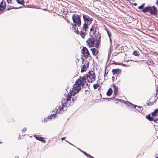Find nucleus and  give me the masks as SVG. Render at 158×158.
Segmentation results:
<instances>
[{
  "label": "nucleus",
  "mask_w": 158,
  "mask_h": 158,
  "mask_svg": "<svg viewBox=\"0 0 158 158\" xmlns=\"http://www.w3.org/2000/svg\"><path fill=\"white\" fill-rule=\"evenodd\" d=\"M156 158H158L157 157H156Z\"/></svg>",
  "instance_id": "obj_47"
},
{
  "label": "nucleus",
  "mask_w": 158,
  "mask_h": 158,
  "mask_svg": "<svg viewBox=\"0 0 158 158\" xmlns=\"http://www.w3.org/2000/svg\"><path fill=\"white\" fill-rule=\"evenodd\" d=\"M6 1L8 3H12V0H6Z\"/></svg>",
  "instance_id": "obj_31"
},
{
  "label": "nucleus",
  "mask_w": 158,
  "mask_h": 158,
  "mask_svg": "<svg viewBox=\"0 0 158 158\" xmlns=\"http://www.w3.org/2000/svg\"><path fill=\"white\" fill-rule=\"evenodd\" d=\"M67 22H68V23H69V20H68V21H67Z\"/></svg>",
  "instance_id": "obj_46"
},
{
  "label": "nucleus",
  "mask_w": 158,
  "mask_h": 158,
  "mask_svg": "<svg viewBox=\"0 0 158 158\" xmlns=\"http://www.w3.org/2000/svg\"><path fill=\"white\" fill-rule=\"evenodd\" d=\"M26 131V128H23L22 130V132H24Z\"/></svg>",
  "instance_id": "obj_30"
},
{
  "label": "nucleus",
  "mask_w": 158,
  "mask_h": 158,
  "mask_svg": "<svg viewBox=\"0 0 158 158\" xmlns=\"http://www.w3.org/2000/svg\"><path fill=\"white\" fill-rule=\"evenodd\" d=\"M15 158H19V157L18 156H16Z\"/></svg>",
  "instance_id": "obj_44"
},
{
  "label": "nucleus",
  "mask_w": 158,
  "mask_h": 158,
  "mask_svg": "<svg viewBox=\"0 0 158 158\" xmlns=\"http://www.w3.org/2000/svg\"><path fill=\"white\" fill-rule=\"evenodd\" d=\"M100 37L99 38H97L96 39V41H97L96 44H95L96 47L97 48H99V44L100 43Z\"/></svg>",
  "instance_id": "obj_20"
},
{
  "label": "nucleus",
  "mask_w": 158,
  "mask_h": 158,
  "mask_svg": "<svg viewBox=\"0 0 158 158\" xmlns=\"http://www.w3.org/2000/svg\"><path fill=\"white\" fill-rule=\"evenodd\" d=\"M150 13L152 15H156L158 13L157 9L154 6H150Z\"/></svg>",
  "instance_id": "obj_9"
},
{
  "label": "nucleus",
  "mask_w": 158,
  "mask_h": 158,
  "mask_svg": "<svg viewBox=\"0 0 158 158\" xmlns=\"http://www.w3.org/2000/svg\"><path fill=\"white\" fill-rule=\"evenodd\" d=\"M118 101H122V100H121V99H118Z\"/></svg>",
  "instance_id": "obj_43"
},
{
  "label": "nucleus",
  "mask_w": 158,
  "mask_h": 158,
  "mask_svg": "<svg viewBox=\"0 0 158 158\" xmlns=\"http://www.w3.org/2000/svg\"><path fill=\"white\" fill-rule=\"evenodd\" d=\"M112 89L111 88H110L107 93V95L108 96H110L112 94Z\"/></svg>",
  "instance_id": "obj_24"
},
{
  "label": "nucleus",
  "mask_w": 158,
  "mask_h": 158,
  "mask_svg": "<svg viewBox=\"0 0 158 158\" xmlns=\"http://www.w3.org/2000/svg\"><path fill=\"white\" fill-rule=\"evenodd\" d=\"M94 39L92 38H91L88 39L87 40L86 42L89 45V47H91L94 46Z\"/></svg>",
  "instance_id": "obj_10"
},
{
  "label": "nucleus",
  "mask_w": 158,
  "mask_h": 158,
  "mask_svg": "<svg viewBox=\"0 0 158 158\" xmlns=\"http://www.w3.org/2000/svg\"><path fill=\"white\" fill-rule=\"evenodd\" d=\"M93 54L94 56H96L98 53V50L97 49L94 48L91 49Z\"/></svg>",
  "instance_id": "obj_19"
},
{
  "label": "nucleus",
  "mask_w": 158,
  "mask_h": 158,
  "mask_svg": "<svg viewBox=\"0 0 158 158\" xmlns=\"http://www.w3.org/2000/svg\"><path fill=\"white\" fill-rule=\"evenodd\" d=\"M77 25H72V29L77 34H79V31L78 30Z\"/></svg>",
  "instance_id": "obj_17"
},
{
  "label": "nucleus",
  "mask_w": 158,
  "mask_h": 158,
  "mask_svg": "<svg viewBox=\"0 0 158 158\" xmlns=\"http://www.w3.org/2000/svg\"><path fill=\"white\" fill-rule=\"evenodd\" d=\"M99 86V84L97 83L95 84L94 85H93V87L94 89H96L98 88Z\"/></svg>",
  "instance_id": "obj_28"
},
{
  "label": "nucleus",
  "mask_w": 158,
  "mask_h": 158,
  "mask_svg": "<svg viewBox=\"0 0 158 158\" xmlns=\"http://www.w3.org/2000/svg\"><path fill=\"white\" fill-rule=\"evenodd\" d=\"M62 106H57L55 108L54 110H53L52 113H53V112L54 113H56V114H62L67 109V107H69L68 106H66V104L64 103L63 102V100L62 101Z\"/></svg>",
  "instance_id": "obj_5"
},
{
  "label": "nucleus",
  "mask_w": 158,
  "mask_h": 158,
  "mask_svg": "<svg viewBox=\"0 0 158 158\" xmlns=\"http://www.w3.org/2000/svg\"><path fill=\"white\" fill-rule=\"evenodd\" d=\"M89 62L87 63V66H86L85 64L83 65L82 67L81 68V72H83L85 71L89 66Z\"/></svg>",
  "instance_id": "obj_16"
},
{
  "label": "nucleus",
  "mask_w": 158,
  "mask_h": 158,
  "mask_svg": "<svg viewBox=\"0 0 158 158\" xmlns=\"http://www.w3.org/2000/svg\"><path fill=\"white\" fill-rule=\"evenodd\" d=\"M127 105L130 107L131 108L134 107L135 109L134 111L136 112H139L141 113L143 110L142 107L133 105L130 102H128L127 104Z\"/></svg>",
  "instance_id": "obj_7"
},
{
  "label": "nucleus",
  "mask_w": 158,
  "mask_h": 158,
  "mask_svg": "<svg viewBox=\"0 0 158 158\" xmlns=\"http://www.w3.org/2000/svg\"><path fill=\"white\" fill-rule=\"evenodd\" d=\"M81 53L85 59L87 58L89 55V52L85 47H83L81 50Z\"/></svg>",
  "instance_id": "obj_8"
},
{
  "label": "nucleus",
  "mask_w": 158,
  "mask_h": 158,
  "mask_svg": "<svg viewBox=\"0 0 158 158\" xmlns=\"http://www.w3.org/2000/svg\"><path fill=\"white\" fill-rule=\"evenodd\" d=\"M34 136L36 139L40 141L43 143H45L46 142V140L44 139L43 137H40L38 135H35Z\"/></svg>",
  "instance_id": "obj_11"
},
{
  "label": "nucleus",
  "mask_w": 158,
  "mask_h": 158,
  "mask_svg": "<svg viewBox=\"0 0 158 158\" xmlns=\"http://www.w3.org/2000/svg\"><path fill=\"white\" fill-rule=\"evenodd\" d=\"M48 118H45L44 119V120L43 121V122L44 121L46 123L48 121Z\"/></svg>",
  "instance_id": "obj_32"
},
{
  "label": "nucleus",
  "mask_w": 158,
  "mask_h": 158,
  "mask_svg": "<svg viewBox=\"0 0 158 158\" xmlns=\"http://www.w3.org/2000/svg\"><path fill=\"white\" fill-rule=\"evenodd\" d=\"M57 117V115L56 114L53 113L52 114L49 115L48 117V120H50V119H52V118H55Z\"/></svg>",
  "instance_id": "obj_18"
},
{
  "label": "nucleus",
  "mask_w": 158,
  "mask_h": 158,
  "mask_svg": "<svg viewBox=\"0 0 158 158\" xmlns=\"http://www.w3.org/2000/svg\"><path fill=\"white\" fill-rule=\"evenodd\" d=\"M157 21H158V20H157Z\"/></svg>",
  "instance_id": "obj_48"
},
{
  "label": "nucleus",
  "mask_w": 158,
  "mask_h": 158,
  "mask_svg": "<svg viewBox=\"0 0 158 158\" xmlns=\"http://www.w3.org/2000/svg\"><path fill=\"white\" fill-rule=\"evenodd\" d=\"M145 5L144 3H143L142 5L138 7V8L139 9H143Z\"/></svg>",
  "instance_id": "obj_29"
},
{
  "label": "nucleus",
  "mask_w": 158,
  "mask_h": 158,
  "mask_svg": "<svg viewBox=\"0 0 158 158\" xmlns=\"http://www.w3.org/2000/svg\"><path fill=\"white\" fill-rule=\"evenodd\" d=\"M65 141H66L67 142H68L69 143L71 144V145H73L71 143H70L67 140H66Z\"/></svg>",
  "instance_id": "obj_42"
},
{
  "label": "nucleus",
  "mask_w": 158,
  "mask_h": 158,
  "mask_svg": "<svg viewBox=\"0 0 158 158\" xmlns=\"http://www.w3.org/2000/svg\"><path fill=\"white\" fill-rule=\"evenodd\" d=\"M15 8V9H18V8H15H15Z\"/></svg>",
  "instance_id": "obj_45"
},
{
  "label": "nucleus",
  "mask_w": 158,
  "mask_h": 158,
  "mask_svg": "<svg viewBox=\"0 0 158 158\" xmlns=\"http://www.w3.org/2000/svg\"><path fill=\"white\" fill-rule=\"evenodd\" d=\"M95 75L94 72L90 71L87 75H85L81 78V80L83 82L82 88H87L89 87L88 81L93 83L95 81Z\"/></svg>",
  "instance_id": "obj_1"
},
{
  "label": "nucleus",
  "mask_w": 158,
  "mask_h": 158,
  "mask_svg": "<svg viewBox=\"0 0 158 158\" xmlns=\"http://www.w3.org/2000/svg\"><path fill=\"white\" fill-rule=\"evenodd\" d=\"M113 87H114V88L113 95H115L116 93L118 92V89L114 85H113Z\"/></svg>",
  "instance_id": "obj_23"
},
{
  "label": "nucleus",
  "mask_w": 158,
  "mask_h": 158,
  "mask_svg": "<svg viewBox=\"0 0 158 158\" xmlns=\"http://www.w3.org/2000/svg\"><path fill=\"white\" fill-rule=\"evenodd\" d=\"M107 34L108 36H109V38H110V36H111V34L108 31H107Z\"/></svg>",
  "instance_id": "obj_33"
},
{
  "label": "nucleus",
  "mask_w": 158,
  "mask_h": 158,
  "mask_svg": "<svg viewBox=\"0 0 158 158\" xmlns=\"http://www.w3.org/2000/svg\"><path fill=\"white\" fill-rule=\"evenodd\" d=\"M121 64L122 65H123L124 66H126V65L124 64H122V63H121Z\"/></svg>",
  "instance_id": "obj_39"
},
{
  "label": "nucleus",
  "mask_w": 158,
  "mask_h": 158,
  "mask_svg": "<svg viewBox=\"0 0 158 158\" xmlns=\"http://www.w3.org/2000/svg\"><path fill=\"white\" fill-rule=\"evenodd\" d=\"M6 7L5 1L3 0L0 5V10L2 11Z\"/></svg>",
  "instance_id": "obj_12"
},
{
  "label": "nucleus",
  "mask_w": 158,
  "mask_h": 158,
  "mask_svg": "<svg viewBox=\"0 0 158 158\" xmlns=\"http://www.w3.org/2000/svg\"><path fill=\"white\" fill-rule=\"evenodd\" d=\"M110 38V42L111 43L112 40H111L110 37V38Z\"/></svg>",
  "instance_id": "obj_41"
},
{
  "label": "nucleus",
  "mask_w": 158,
  "mask_h": 158,
  "mask_svg": "<svg viewBox=\"0 0 158 158\" xmlns=\"http://www.w3.org/2000/svg\"><path fill=\"white\" fill-rule=\"evenodd\" d=\"M83 84V82L81 80V76H80V78L77 80L73 86L72 90L71 89V93H73V95L77 93L81 89V85L82 86Z\"/></svg>",
  "instance_id": "obj_3"
},
{
  "label": "nucleus",
  "mask_w": 158,
  "mask_h": 158,
  "mask_svg": "<svg viewBox=\"0 0 158 158\" xmlns=\"http://www.w3.org/2000/svg\"><path fill=\"white\" fill-rule=\"evenodd\" d=\"M113 63H112V64H118L116 63V62H115L114 61H113Z\"/></svg>",
  "instance_id": "obj_36"
},
{
  "label": "nucleus",
  "mask_w": 158,
  "mask_h": 158,
  "mask_svg": "<svg viewBox=\"0 0 158 158\" xmlns=\"http://www.w3.org/2000/svg\"><path fill=\"white\" fill-rule=\"evenodd\" d=\"M134 5L135 6H136L137 5V4L136 3H135L134 4Z\"/></svg>",
  "instance_id": "obj_40"
},
{
  "label": "nucleus",
  "mask_w": 158,
  "mask_h": 158,
  "mask_svg": "<svg viewBox=\"0 0 158 158\" xmlns=\"http://www.w3.org/2000/svg\"><path fill=\"white\" fill-rule=\"evenodd\" d=\"M133 54L135 56H138L139 54L138 52L134 51L133 53Z\"/></svg>",
  "instance_id": "obj_27"
},
{
  "label": "nucleus",
  "mask_w": 158,
  "mask_h": 158,
  "mask_svg": "<svg viewBox=\"0 0 158 158\" xmlns=\"http://www.w3.org/2000/svg\"><path fill=\"white\" fill-rule=\"evenodd\" d=\"M156 4L158 6V0H157L156 2Z\"/></svg>",
  "instance_id": "obj_37"
},
{
  "label": "nucleus",
  "mask_w": 158,
  "mask_h": 158,
  "mask_svg": "<svg viewBox=\"0 0 158 158\" xmlns=\"http://www.w3.org/2000/svg\"><path fill=\"white\" fill-rule=\"evenodd\" d=\"M121 72V70L118 69H113L112 71V72L113 75H115V74H118L120 73Z\"/></svg>",
  "instance_id": "obj_15"
},
{
  "label": "nucleus",
  "mask_w": 158,
  "mask_h": 158,
  "mask_svg": "<svg viewBox=\"0 0 158 158\" xmlns=\"http://www.w3.org/2000/svg\"><path fill=\"white\" fill-rule=\"evenodd\" d=\"M17 2L21 5L24 4V2L23 0H16Z\"/></svg>",
  "instance_id": "obj_26"
},
{
  "label": "nucleus",
  "mask_w": 158,
  "mask_h": 158,
  "mask_svg": "<svg viewBox=\"0 0 158 158\" xmlns=\"http://www.w3.org/2000/svg\"><path fill=\"white\" fill-rule=\"evenodd\" d=\"M85 31L84 32H82V31H81V32H80V35L83 38H84L85 34H86V33H85L86 31Z\"/></svg>",
  "instance_id": "obj_25"
},
{
  "label": "nucleus",
  "mask_w": 158,
  "mask_h": 158,
  "mask_svg": "<svg viewBox=\"0 0 158 158\" xmlns=\"http://www.w3.org/2000/svg\"><path fill=\"white\" fill-rule=\"evenodd\" d=\"M94 29H95V30H96V29L95 28H94L93 27L90 29V32L89 34L91 37L95 35L96 34V31H95Z\"/></svg>",
  "instance_id": "obj_14"
},
{
  "label": "nucleus",
  "mask_w": 158,
  "mask_h": 158,
  "mask_svg": "<svg viewBox=\"0 0 158 158\" xmlns=\"http://www.w3.org/2000/svg\"><path fill=\"white\" fill-rule=\"evenodd\" d=\"M6 9L7 10H9L11 9V7H9L8 6H7Z\"/></svg>",
  "instance_id": "obj_34"
},
{
  "label": "nucleus",
  "mask_w": 158,
  "mask_h": 158,
  "mask_svg": "<svg viewBox=\"0 0 158 158\" xmlns=\"http://www.w3.org/2000/svg\"><path fill=\"white\" fill-rule=\"evenodd\" d=\"M158 114V109H156L154 112L152 114V115L154 117V116H156Z\"/></svg>",
  "instance_id": "obj_22"
},
{
  "label": "nucleus",
  "mask_w": 158,
  "mask_h": 158,
  "mask_svg": "<svg viewBox=\"0 0 158 158\" xmlns=\"http://www.w3.org/2000/svg\"><path fill=\"white\" fill-rule=\"evenodd\" d=\"M147 105L148 106H150L151 105H152V103L151 102H150V103H147Z\"/></svg>",
  "instance_id": "obj_35"
},
{
  "label": "nucleus",
  "mask_w": 158,
  "mask_h": 158,
  "mask_svg": "<svg viewBox=\"0 0 158 158\" xmlns=\"http://www.w3.org/2000/svg\"><path fill=\"white\" fill-rule=\"evenodd\" d=\"M150 6H147L144 8L142 10V11L144 13L148 12L149 11H150Z\"/></svg>",
  "instance_id": "obj_21"
},
{
  "label": "nucleus",
  "mask_w": 158,
  "mask_h": 158,
  "mask_svg": "<svg viewBox=\"0 0 158 158\" xmlns=\"http://www.w3.org/2000/svg\"><path fill=\"white\" fill-rule=\"evenodd\" d=\"M83 18L84 21L83 28V31H86L88 28V26L92 23L93 19L90 16L86 15H83Z\"/></svg>",
  "instance_id": "obj_4"
},
{
  "label": "nucleus",
  "mask_w": 158,
  "mask_h": 158,
  "mask_svg": "<svg viewBox=\"0 0 158 158\" xmlns=\"http://www.w3.org/2000/svg\"><path fill=\"white\" fill-rule=\"evenodd\" d=\"M146 118L148 119L150 121H154L156 122V121H157L158 118H155L151 116L150 114H148L146 116Z\"/></svg>",
  "instance_id": "obj_13"
},
{
  "label": "nucleus",
  "mask_w": 158,
  "mask_h": 158,
  "mask_svg": "<svg viewBox=\"0 0 158 158\" xmlns=\"http://www.w3.org/2000/svg\"><path fill=\"white\" fill-rule=\"evenodd\" d=\"M65 137H62V138H61V139L62 140H64L65 139Z\"/></svg>",
  "instance_id": "obj_38"
},
{
  "label": "nucleus",
  "mask_w": 158,
  "mask_h": 158,
  "mask_svg": "<svg viewBox=\"0 0 158 158\" xmlns=\"http://www.w3.org/2000/svg\"><path fill=\"white\" fill-rule=\"evenodd\" d=\"M66 92L65 93L64 95L65 98H63V102L66 104V106H68L69 107L73 105L75 101L77 100L76 98H73L72 101H71V96H74L73 93H71V89L68 88L66 90Z\"/></svg>",
  "instance_id": "obj_2"
},
{
  "label": "nucleus",
  "mask_w": 158,
  "mask_h": 158,
  "mask_svg": "<svg viewBox=\"0 0 158 158\" xmlns=\"http://www.w3.org/2000/svg\"><path fill=\"white\" fill-rule=\"evenodd\" d=\"M72 19L74 25H77L79 27L81 24V20L80 16L76 14L73 15Z\"/></svg>",
  "instance_id": "obj_6"
}]
</instances>
